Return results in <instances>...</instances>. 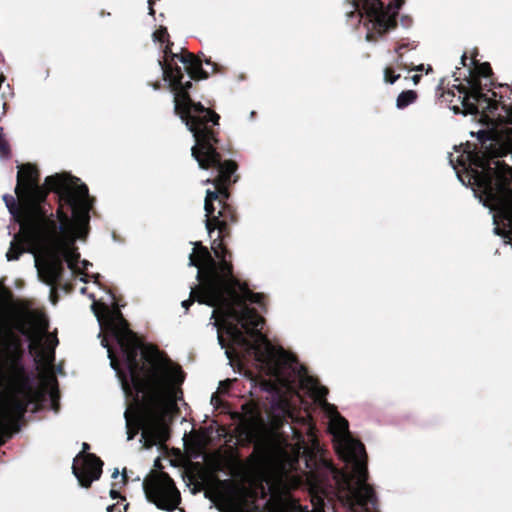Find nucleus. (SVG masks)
Returning a JSON list of instances; mask_svg holds the SVG:
<instances>
[{
    "label": "nucleus",
    "instance_id": "53",
    "mask_svg": "<svg viewBox=\"0 0 512 512\" xmlns=\"http://www.w3.org/2000/svg\"><path fill=\"white\" fill-rule=\"evenodd\" d=\"M499 87H501V88H505V89H507V90H510V87H509L508 85H505V86H504V85H501V84H500V85H499Z\"/></svg>",
    "mask_w": 512,
    "mask_h": 512
},
{
    "label": "nucleus",
    "instance_id": "1",
    "mask_svg": "<svg viewBox=\"0 0 512 512\" xmlns=\"http://www.w3.org/2000/svg\"><path fill=\"white\" fill-rule=\"evenodd\" d=\"M92 309L101 327L118 344L127 371L121 368L115 351L104 338L101 344L107 348L111 367L116 371L126 392L131 391L129 378L136 391L133 412L126 410L124 414L127 439H134L141 430L143 446L146 449L166 443L170 438V428L166 423L165 407L168 403L175 402L176 388L185 380L184 371L157 346L144 343L130 329L128 321L118 308L111 310L104 303H93Z\"/></svg>",
    "mask_w": 512,
    "mask_h": 512
},
{
    "label": "nucleus",
    "instance_id": "19",
    "mask_svg": "<svg viewBox=\"0 0 512 512\" xmlns=\"http://www.w3.org/2000/svg\"><path fill=\"white\" fill-rule=\"evenodd\" d=\"M309 495L315 512H325L326 501L332 503L335 496L334 486L328 479H322L316 475L309 478Z\"/></svg>",
    "mask_w": 512,
    "mask_h": 512
},
{
    "label": "nucleus",
    "instance_id": "6",
    "mask_svg": "<svg viewBox=\"0 0 512 512\" xmlns=\"http://www.w3.org/2000/svg\"><path fill=\"white\" fill-rule=\"evenodd\" d=\"M472 64L474 68H470L465 77L467 85L460 83L453 87L460 93L459 99L466 113L482 116L494 114L500 102L496 100L497 92L492 91L496 87L492 67L488 62L477 63L476 60H472Z\"/></svg>",
    "mask_w": 512,
    "mask_h": 512
},
{
    "label": "nucleus",
    "instance_id": "52",
    "mask_svg": "<svg viewBox=\"0 0 512 512\" xmlns=\"http://www.w3.org/2000/svg\"><path fill=\"white\" fill-rule=\"evenodd\" d=\"M82 263L84 268H87L88 265H91L87 260H84Z\"/></svg>",
    "mask_w": 512,
    "mask_h": 512
},
{
    "label": "nucleus",
    "instance_id": "10",
    "mask_svg": "<svg viewBox=\"0 0 512 512\" xmlns=\"http://www.w3.org/2000/svg\"><path fill=\"white\" fill-rule=\"evenodd\" d=\"M355 10L364 20L367 41H377L397 27V11L389 13L388 4L383 0H352Z\"/></svg>",
    "mask_w": 512,
    "mask_h": 512
},
{
    "label": "nucleus",
    "instance_id": "2",
    "mask_svg": "<svg viewBox=\"0 0 512 512\" xmlns=\"http://www.w3.org/2000/svg\"><path fill=\"white\" fill-rule=\"evenodd\" d=\"M213 169L216 176L207 182L213 184L214 190H207L204 209L207 217L205 226L209 235L218 230L217 238L211 243V249L218 261L212 257L207 247L198 242L189 256V264L198 268L197 280L203 281V287L215 293L217 286H221L234 270L232 253L225 241L231 236V225L238 220L229 199L230 187L238 182L240 175L237 173L238 163L235 160H228L222 167Z\"/></svg>",
    "mask_w": 512,
    "mask_h": 512
},
{
    "label": "nucleus",
    "instance_id": "48",
    "mask_svg": "<svg viewBox=\"0 0 512 512\" xmlns=\"http://www.w3.org/2000/svg\"><path fill=\"white\" fill-rule=\"evenodd\" d=\"M212 403H214L215 401V404L218 405V402L220 403L221 400L216 396V395H213L212 396V399H211Z\"/></svg>",
    "mask_w": 512,
    "mask_h": 512
},
{
    "label": "nucleus",
    "instance_id": "28",
    "mask_svg": "<svg viewBox=\"0 0 512 512\" xmlns=\"http://www.w3.org/2000/svg\"><path fill=\"white\" fill-rule=\"evenodd\" d=\"M0 157L4 159H8L11 157V148L6 136L4 134V130L0 127Z\"/></svg>",
    "mask_w": 512,
    "mask_h": 512
},
{
    "label": "nucleus",
    "instance_id": "21",
    "mask_svg": "<svg viewBox=\"0 0 512 512\" xmlns=\"http://www.w3.org/2000/svg\"><path fill=\"white\" fill-rule=\"evenodd\" d=\"M10 383L18 393L27 396L30 404H35V411H39L42 408L43 403L46 401L47 390L45 388L35 389L27 372L23 376L10 379Z\"/></svg>",
    "mask_w": 512,
    "mask_h": 512
},
{
    "label": "nucleus",
    "instance_id": "49",
    "mask_svg": "<svg viewBox=\"0 0 512 512\" xmlns=\"http://www.w3.org/2000/svg\"><path fill=\"white\" fill-rule=\"evenodd\" d=\"M115 509H116V505L115 504L110 505V506L107 507V512H114Z\"/></svg>",
    "mask_w": 512,
    "mask_h": 512
},
{
    "label": "nucleus",
    "instance_id": "38",
    "mask_svg": "<svg viewBox=\"0 0 512 512\" xmlns=\"http://www.w3.org/2000/svg\"><path fill=\"white\" fill-rule=\"evenodd\" d=\"M444 96L447 98V100L450 102V103H453L454 102V99L456 97L455 93L453 90H448Z\"/></svg>",
    "mask_w": 512,
    "mask_h": 512
},
{
    "label": "nucleus",
    "instance_id": "4",
    "mask_svg": "<svg viewBox=\"0 0 512 512\" xmlns=\"http://www.w3.org/2000/svg\"><path fill=\"white\" fill-rule=\"evenodd\" d=\"M77 239L69 214L62 207L56 209L44 225L31 238L37 245H42L44 256L36 257L39 276L47 285L55 287L63 278L64 261L68 267L77 272L80 253L75 246Z\"/></svg>",
    "mask_w": 512,
    "mask_h": 512
},
{
    "label": "nucleus",
    "instance_id": "36",
    "mask_svg": "<svg viewBox=\"0 0 512 512\" xmlns=\"http://www.w3.org/2000/svg\"><path fill=\"white\" fill-rule=\"evenodd\" d=\"M353 453H354L355 455H357V454H364V455H366L364 445H363L361 442H357V443L354 445V447H353Z\"/></svg>",
    "mask_w": 512,
    "mask_h": 512
},
{
    "label": "nucleus",
    "instance_id": "24",
    "mask_svg": "<svg viewBox=\"0 0 512 512\" xmlns=\"http://www.w3.org/2000/svg\"><path fill=\"white\" fill-rule=\"evenodd\" d=\"M173 42L167 40V43L163 49L164 58L162 60H158V65L162 70V75L164 76V69H171L174 71V68H181L177 61H179V56L181 53H174L172 51Z\"/></svg>",
    "mask_w": 512,
    "mask_h": 512
},
{
    "label": "nucleus",
    "instance_id": "33",
    "mask_svg": "<svg viewBox=\"0 0 512 512\" xmlns=\"http://www.w3.org/2000/svg\"><path fill=\"white\" fill-rule=\"evenodd\" d=\"M459 96H460V93L458 92V96L457 98H455V104H453L451 106V109L453 110V112L455 114H460L462 113L463 115H468L469 113H466L465 110H464V107H462L461 105V102H460V99H459Z\"/></svg>",
    "mask_w": 512,
    "mask_h": 512
},
{
    "label": "nucleus",
    "instance_id": "23",
    "mask_svg": "<svg viewBox=\"0 0 512 512\" xmlns=\"http://www.w3.org/2000/svg\"><path fill=\"white\" fill-rule=\"evenodd\" d=\"M179 62L184 65V71H186L190 79L203 80L208 78L209 74L203 69L202 60L195 54L182 50Z\"/></svg>",
    "mask_w": 512,
    "mask_h": 512
},
{
    "label": "nucleus",
    "instance_id": "50",
    "mask_svg": "<svg viewBox=\"0 0 512 512\" xmlns=\"http://www.w3.org/2000/svg\"><path fill=\"white\" fill-rule=\"evenodd\" d=\"M122 478H123L124 483H126L127 480H128V477H127V474H126V469H124L123 472H122Z\"/></svg>",
    "mask_w": 512,
    "mask_h": 512
},
{
    "label": "nucleus",
    "instance_id": "34",
    "mask_svg": "<svg viewBox=\"0 0 512 512\" xmlns=\"http://www.w3.org/2000/svg\"><path fill=\"white\" fill-rule=\"evenodd\" d=\"M502 110L506 114L507 122L512 124V105L502 104Z\"/></svg>",
    "mask_w": 512,
    "mask_h": 512
},
{
    "label": "nucleus",
    "instance_id": "22",
    "mask_svg": "<svg viewBox=\"0 0 512 512\" xmlns=\"http://www.w3.org/2000/svg\"><path fill=\"white\" fill-rule=\"evenodd\" d=\"M24 252H42V245H37L29 237H26L22 232V228H20L10 243L9 250L6 253L7 260H18Z\"/></svg>",
    "mask_w": 512,
    "mask_h": 512
},
{
    "label": "nucleus",
    "instance_id": "18",
    "mask_svg": "<svg viewBox=\"0 0 512 512\" xmlns=\"http://www.w3.org/2000/svg\"><path fill=\"white\" fill-rule=\"evenodd\" d=\"M355 473L358 478L357 486L351 487L350 484H348L351 500L362 508H367L368 505H374L376 503V495L373 487L366 483L368 479L366 466L360 463L356 464Z\"/></svg>",
    "mask_w": 512,
    "mask_h": 512
},
{
    "label": "nucleus",
    "instance_id": "13",
    "mask_svg": "<svg viewBox=\"0 0 512 512\" xmlns=\"http://www.w3.org/2000/svg\"><path fill=\"white\" fill-rule=\"evenodd\" d=\"M143 489L148 501L161 510L174 511L181 501L179 490L166 472L145 480Z\"/></svg>",
    "mask_w": 512,
    "mask_h": 512
},
{
    "label": "nucleus",
    "instance_id": "11",
    "mask_svg": "<svg viewBox=\"0 0 512 512\" xmlns=\"http://www.w3.org/2000/svg\"><path fill=\"white\" fill-rule=\"evenodd\" d=\"M30 322L33 329L27 328L23 323L17 326V330L30 339L29 352L35 355V361L41 364H52L55 360V348L58 345V338L48 339L45 345L42 343L43 336L49 328V321L43 312H32Z\"/></svg>",
    "mask_w": 512,
    "mask_h": 512
},
{
    "label": "nucleus",
    "instance_id": "27",
    "mask_svg": "<svg viewBox=\"0 0 512 512\" xmlns=\"http://www.w3.org/2000/svg\"><path fill=\"white\" fill-rule=\"evenodd\" d=\"M416 99L417 93L414 90H406L398 95L396 105L399 109H403L415 102Z\"/></svg>",
    "mask_w": 512,
    "mask_h": 512
},
{
    "label": "nucleus",
    "instance_id": "42",
    "mask_svg": "<svg viewBox=\"0 0 512 512\" xmlns=\"http://www.w3.org/2000/svg\"><path fill=\"white\" fill-rule=\"evenodd\" d=\"M218 340H219L220 345L223 348L227 346V343H226L225 339L223 338V336L221 334L218 335Z\"/></svg>",
    "mask_w": 512,
    "mask_h": 512
},
{
    "label": "nucleus",
    "instance_id": "29",
    "mask_svg": "<svg viewBox=\"0 0 512 512\" xmlns=\"http://www.w3.org/2000/svg\"><path fill=\"white\" fill-rule=\"evenodd\" d=\"M153 39L160 43H167V40H169L167 28L160 26V28L153 33Z\"/></svg>",
    "mask_w": 512,
    "mask_h": 512
},
{
    "label": "nucleus",
    "instance_id": "14",
    "mask_svg": "<svg viewBox=\"0 0 512 512\" xmlns=\"http://www.w3.org/2000/svg\"><path fill=\"white\" fill-rule=\"evenodd\" d=\"M467 176L469 183L473 180V184L492 202H504L512 193L509 179L505 175L497 173L495 169L488 171L471 169Z\"/></svg>",
    "mask_w": 512,
    "mask_h": 512
},
{
    "label": "nucleus",
    "instance_id": "54",
    "mask_svg": "<svg viewBox=\"0 0 512 512\" xmlns=\"http://www.w3.org/2000/svg\"><path fill=\"white\" fill-rule=\"evenodd\" d=\"M459 179L464 183V179L461 176H459Z\"/></svg>",
    "mask_w": 512,
    "mask_h": 512
},
{
    "label": "nucleus",
    "instance_id": "26",
    "mask_svg": "<svg viewBox=\"0 0 512 512\" xmlns=\"http://www.w3.org/2000/svg\"><path fill=\"white\" fill-rule=\"evenodd\" d=\"M467 153V159L471 164L480 168V171H488L492 169L489 164V159L487 158L485 153H481L478 151H465Z\"/></svg>",
    "mask_w": 512,
    "mask_h": 512
},
{
    "label": "nucleus",
    "instance_id": "7",
    "mask_svg": "<svg viewBox=\"0 0 512 512\" xmlns=\"http://www.w3.org/2000/svg\"><path fill=\"white\" fill-rule=\"evenodd\" d=\"M80 179L67 174H54L46 177V182L58 196V207L68 206L71 209L72 227L88 225L91 209L88 187L79 183ZM75 231V228H73Z\"/></svg>",
    "mask_w": 512,
    "mask_h": 512
},
{
    "label": "nucleus",
    "instance_id": "25",
    "mask_svg": "<svg viewBox=\"0 0 512 512\" xmlns=\"http://www.w3.org/2000/svg\"><path fill=\"white\" fill-rule=\"evenodd\" d=\"M306 385L310 388L313 396L316 400L321 401L325 400L328 395V388L325 386L320 385L317 379H315L312 376H305L303 380Z\"/></svg>",
    "mask_w": 512,
    "mask_h": 512
},
{
    "label": "nucleus",
    "instance_id": "16",
    "mask_svg": "<svg viewBox=\"0 0 512 512\" xmlns=\"http://www.w3.org/2000/svg\"><path fill=\"white\" fill-rule=\"evenodd\" d=\"M1 352L5 366L0 364L10 379L23 376L26 371L22 359L24 349L21 338L13 331L7 330L1 339Z\"/></svg>",
    "mask_w": 512,
    "mask_h": 512
},
{
    "label": "nucleus",
    "instance_id": "8",
    "mask_svg": "<svg viewBox=\"0 0 512 512\" xmlns=\"http://www.w3.org/2000/svg\"><path fill=\"white\" fill-rule=\"evenodd\" d=\"M29 405L27 396L16 391L0 365V447L18 431L17 421L25 416Z\"/></svg>",
    "mask_w": 512,
    "mask_h": 512
},
{
    "label": "nucleus",
    "instance_id": "12",
    "mask_svg": "<svg viewBox=\"0 0 512 512\" xmlns=\"http://www.w3.org/2000/svg\"><path fill=\"white\" fill-rule=\"evenodd\" d=\"M15 190L27 195L43 210L53 211L47 197L49 192H54V189L47 184L46 180L42 185L40 184V171L35 164L25 163L18 166Z\"/></svg>",
    "mask_w": 512,
    "mask_h": 512
},
{
    "label": "nucleus",
    "instance_id": "43",
    "mask_svg": "<svg viewBox=\"0 0 512 512\" xmlns=\"http://www.w3.org/2000/svg\"><path fill=\"white\" fill-rule=\"evenodd\" d=\"M407 69H409V70H416V71H422L424 69V66H423V64H420L419 66H415V67H410L408 65Z\"/></svg>",
    "mask_w": 512,
    "mask_h": 512
},
{
    "label": "nucleus",
    "instance_id": "15",
    "mask_svg": "<svg viewBox=\"0 0 512 512\" xmlns=\"http://www.w3.org/2000/svg\"><path fill=\"white\" fill-rule=\"evenodd\" d=\"M213 317H216V323H222V327L233 345L242 348L248 355L253 354L256 362L260 364L268 363L270 355L265 353L257 342L251 341L244 334L238 326L239 322L233 318H224L221 313H216Z\"/></svg>",
    "mask_w": 512,
    "mask_h": 512
},
{
    "label": "nucleus",
    "instance_id": "44",
    "mask_svg": "<svg viewBox=\"0 0 512 512\" xmlns=\"http://www.w3.org/2000/svg\"><path fill=\"white\" fill-rule=\"evenodd\" d=\"M467 59H468V58H467V55H466V53H464V54L462 55V57H461V65H462V66H467Z\"/></svg>",
    "mask_w": 512,
    "mask_h": 512
},
{
    "label": "nucleus",
    "instance_id": "5",
    "mask_svg": "<svg viewBox=\"0 0 512 512\" xmlns=\"http://www.w3.org/2000/svg\"><path fill=\"white\" fill-rule=\"evenodd\" d=\"M220 287L223 317L235 319L241 323V327L249 336L267 344L270 348L267 337L261 332L265 319L255 308L247 305L248 302L257 304L266 311L264 294L253 292L246 282H242L234 275V271Z\"/></svg>",
    "mask_w": 512,
    "mask_h": 512
},
{
    "label": "nucleus",
    "instance_id": "20",
    "mask_svg": "<svg viewBox=\"0 0 512 512\" xmlns=\"http://www.w3.org/2000/svg\"><path fill=\"white\" fill-rule=\"evenodd\" d=\"M221 296L220 286H217L216 292L214 293L203 287V281H199V284L191 289L189 299L182 301V307L187 311L189 307L197 301L200 304L214 307L213 315L216 313L222 314Z\"/></svg>",
    "mask_w": 512,
    "mask_h": 512
},
{
    "label": "nucleus",
    "instance_id": "32",
    "mask_svg": "<svg viewBox=\"0 0 512 512\" xmlns=\"http://www.w3.org/2000/svg\"><path fill=\"white\" fill-rule=\"evenodd\" d=\"M404 4H405V0H391L388 3L389 13H392L393 11L398 12Z\"/></svg>",
    "mask_w": 512,
    "mask_h": 512
},
{
    "label": "nucleus",
    "instance_id": "3",
    "mask_svg": "<svg viewBox=\"0 0 512 512\" xmlns=\"http://www.w3.org/2000/svg\"><path fill=\"white\" fill-rule=\"evenodd\" d=\"M163 80L174 96V114L185 124L195 140L191 148L192 157L201 169L222 167L229 160L224 159V156L231 153V144L223 143L221 139V116L200 101L192 99V79L184 81L182 68H174V71L164 69Z\"/></svg>",
    "mask_w": 512,
    "mask_h": 512
},
{
    "label": "nucleus",
    "instance_id": "39",
    "mask_svg": "<svg viewBox=\"0 0 512 512\" xmlns=\"http://www.w3.org/2000/svg\"><path fill=\"white\" fill-rule=\"evenodd\" d=\"M148 4H149V14L154 16V14H155V10H154L155 0H148Z\"/></svg>",
    "mask_w": 512,
    "mask_h": 512
},
{
    "label": "nucleus",
    "instance_id": "31",
    "mask_svg": "<svg viewBox=\"0 0 512 512\" xmlns=\"http://www.w3.org/2000/svg\"><path fill=\"white\" fill-rule=\"evenodd\" d=\"M405 48H407V44H400L396 48V53L398 54L397 66L399 68H408V65L406 63H403V61H402V58H403L402 50H405Z\"/></svg>",
    "mask_w": 512,
    "mask_h": 512
},
{
    "label": "nucleus",
    "instance_id": "51",
    "mask_svg": "<svg viewBox=\"0 0 512 512\" xmlns=\"http://www.w3.org/2000/svg\"><path fill=\"white\" fill-rule=\"evenodd\" d=\"M118 475H119V470L115 469L113 474H112V478H116Z\"/></svg>",
    "mask_w": 512,
    "mask_h": 512
},
{
    "label": "nucleus",
    "instance_id": "46",
    "mask_svg": "<svg viewBox=\"0 0 512 512\" xmlns=\"http://www.w3.org/2000/svg\"><path fill=\"white\" fill-rule=\"evenodd\" d=\"M420 79H421V75H418V74H416V75H414V76L412 77V80H413V82H414L415 84H417V83L420 81Z\"/></svg>",
    "mask_w": 512,
    "mask_h": 512
},
{
    "label": "nucleus",
    "instance_id": "35",
    "mask_svg": "<svg viewBox=\"0 0 512 512\" xmlns=\"http://www.w3.org/2000/svg\"><path fill=\"white\" fill-rule=\"evenodd\" d=\"M337 424H338V428L341 432H346L348 431V421L343 418V417H339V419L337 420Z\"/></svg>",
    "mask_w": 512,
    "mask_h": 512
},
{
    "label": "nucleus",
    "instance_id": "47",
    "mask_svg": "<svg viewBox=\"0 0 512 512\" xmlns=\"http://www.w3.org/2000/svg\"><path fill=\"white\" fill-rule=\"evenodd\" d=\"M152 87L155 89V90H158L161 88V84L159 81H156L152 84Z\"/></svg>",
    "mask_w": 512,
    "mask_h": 512
},
{
    "label": "nucleus",
    "instance_id": "40",
    "mask_svg": "<svg viewBox=\"0 0 512 512\" xmlns=\"http://www.w3.org/2000/svg\"><path fill=\"white\" fill-rule=\"evenodd\" d=\"M204 62L207 64V65H210L212 66V70L213 72H216L218 70V65L214 62H212L210 59H205Z\"/></svg>",
    "mask_w": 512,
    "mask_h": 512
},
{
    "label": "nucleus",
    "instance_id": "45",
    "mask_svg": "<svg viewBox=\"0 0 512 512\" xmlns=\"http://www.w3.org/2000/svg\"><path fill=\"white\" fill-rule=\"evenodd\" d=\"M82 448H83V451L81 453L87 454L86 451L90 449V445L88 443L84 442L82 445Z\"/></svg>",
    "mask_w": 512,
    "mask_h": 512
},
{
    "label": "nucleus",
    "instance_id": "17",
    "mask_svg": "<svg viewBox=\"0 0 512 512\" xmlns=\"http://www.w3.org/2000/svg\"><path fill=\"white\" fill-rule=\"evenodd\" d=\"M103 461L95 454L79 453L74 459L72 471L79 484L89 488L102 474Z\"/></svg>",
    "mask_w": 512,
    "mask_h": 512
},
{
    "label": "nucleus",
    "instance_id": "41",
    "mask_svg": "<svg viewBox=\"0 0 512 512\" xmlns=\"http://www.w3.org/2000/svg\"><path fill=\"white\" fill-rule=\"evenodd\" d=\"M110 497L112 499H118V498H121L122 496H121L120 492H118V491H116L114 489H111L110 490Z\"/></svg>",
    "mask_w": 512,
    "mask_h": 512
},
{
    "label": "nucleus",
    "instance_id": "9",
    "mask_svg": "<svg viewBox=\"0 0 512 512\" xmlns=\"http://www.w3.org/2000/svg\"><path fill=\"white\" fill-rule=\"evenodd\" d=\"M15 194L16 198L6 194L3 200L15 222L22 228L23 234L31 239L54 212L38 207L21 191L15 190Z\"/></svg>",
    "mask_w": 512,
    "mask_h": 512
},
{
    "label": "nucleus",
    "instance_id": "37",
    "mask_svg": "<svg viewBox=\"0 0 512 512\" xmlns=\"http://www.w3.org/2000/svg\"><path fill=\"white\" fill-rule=\"evenodd\" d=\"M51 401H52V406H53V409L55 411L58 410V406H59V403H58V399H59V395L57 392H53L51 393Z\"/></svg>",
    "mask_w": 512,
    "mask_h": 512
},
{
    "label": "nucleus",
    "instance_id": "30",
    "mask_svg": "<svg viewBox=\"0 0 512 512\" xmlns=\"http://www.w3.org/2000/svg\"><path fill=\"white\" fill-rule=\"evenodd\" d=\"M400 78V74H395L391 67L384 69V80L386 83L394 84Z\"/></svg>",
    "mask_w": 512,
    "mask_h": 512
}]
</instances>
